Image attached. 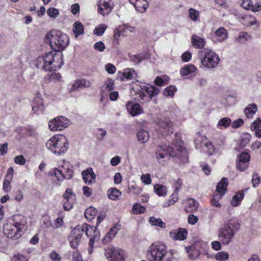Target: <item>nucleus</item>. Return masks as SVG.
<instances>
[{
	"label": "nucleus",
	"instance_id": "34",
	"mask_svg": "<svg viewBox=\"0 0 261 261\" xmlns=\"http://www.w3.org/2000/svg\"><path fill=\"white\" fill-rule=\"evenodd\" d=\"M198 206V203L193 199H189L188 200L187 205L185 207V210L187 212L192 213L197 210Z\"/></svg>",
	"mask_w": 261,
	"mask_h": 261
},
{
	"label": "nucleus",
	"instance_id": "59",
	"mask_svg": "<svg viewBox=\"0 0 261 261\" xmlns=\"http://www.w3.org/2000/svg\"><path fill=\"white\" fill-rule=\"evenodd\" d=\"M14 162L20 165H24L26 163V160L22 155H18L14 159Z\"/></svg>",
	"mask_w": 261,
	"mask_h": 261
},
{
	"label": "nucleus",
	"instance_id": "28",
	"mask_svg": "<svg viewBox=\"0 0 261 261\" xmlns=\"http://www.w3.org/2000/svg\"><path fill=\"white\" fill-rule=\"evenodd\" d=\"M257 111V107L255 103L249 104L244 109V113L246 117L248 118H252L253 115Z\"/></svg>",
	"mask_w": 261,
	"mask_h": 261
},
{
	"label": "nucleus",
	"instance_id": "53",
	"mask_svg": "<svg viewBox=\"0 0 261 261\" xmlns=\"http://www.w3.org/2000/svg\"><path fill=\"white\" fill-rule=\"evenodd\" d=\"M47 15L52 18H56L59 15V11L55 8H49L47 10Z\"/></svg>",
	"mask_w": 261,
	"mask_h": 261
},
{
	"label": "nucleus",
	"instance_id": "45",
	"mask_svg": "<svg viewBox=\"0 0 261 261\" xmlns=\"http://www.w3.org/2000/svg\"><path fill=\"white\" fill-rule=\"evenodd\" d=\"M229 258L228 252L225 251H220L215 255V258L218 261H226Z\"/></svg>",
	"mask_w": 261,
	"mask_h": 261
},
{
	"label": "nucleus",
	"instance_id": "17",
	"mask_svg": "<svg viewBox=\"0 0 261 261\" xmlns=\"http://www.w3.org/2000/svg\"><path fill=\"white\" fill-rule=\"evenodd\" d=\"M97 6L98 12L103 16L108 15L113 8L110 0H100Z\"/></svg>",
	"mask_w": 261,
	"mask_h": 261
},
{
	"label": "nucleus",
	"instance_id": "7",
	"mask_svg": "<svg viewBox=\"0 0 261 261\" xmlns=\"http://www.w3.org/2000/svg\"><path fill=\"white\" fill-rule=\"evenodd\" d=\"M198 54L201 57L200 67L213 68L220 61L219 56L211 49L205 48L203 50L199 51Z\"/></svg>",
	"mask_w": 261,
	"mask_h": 261
},
{
	"label": "nucleus",
	"instance_id": "56",
	"mask_svg": "<svg viewBox=\"0 0 261 261\" xmlns=\"http://www.w3.org/2000/svg\"><path fill=\"white\" fill-rule=\"evenodd\" d=\"M65 172L64 174L65 179H70L73 177V167H67L65 168Z\"/></svg>",
	"mask_w": 261,
	"mask_h": 261
},
{
	"label": "nucleus",
	"instance_id": "2",
	"mask_svg": "<svg viewBox=\"0 0 261 261\" xmlns=\"http://www.w3.org/2000/svg\"><path fill=\"white\" fill-rule=\"evenodd\" d=\"M181 153L185 155L184 162H187L188 159L186 151L179 144L178 146L176 144L174 147L166 145H160L156 149L155 157L160 164L164 165L165 161L169 159L171 156L180 158Z\"/></svg>",
	"mask_w": 261,
	"mask_h": 261
},
{
	"label": "nucleus",
	"instance_id": "31",
	"mask_svg": "<svg viewBox=\"0 0 261 261\" xmlns=\"http://www.w3.org/2000/svg\"><path fill=\"white\" fill-rule=\"evenodd\" d=\"M123 77L127 80L135 79L137 76V72L132 68H126L122 73Z\"/></svg>",
	"mask_w": 261,
	"mask_h": 261
},
{
	"label": "nucleus",
	"instance_id": "38",
	"mask_svg": "<svg viewBox=\"0 0 261 261\" xmlns=\"http://www.w3.org/2000/svg\"><path fill=\"white\" fill-rule=\"evenodd\" d=\"M231 123V120L228 117L220 119L218 122L217 127L220 129H224L228 127Z\"/></svg>",
	"mask_w": 261,
	"mask_h": 261
},
{
	"label": "nucleus",
	"instance_id": "1",
	"mask_svg": "<svg viewBox=\"0 0 261 261\" xmlns=\"http://www.w3.org/2000/svg\"><path fill=\"white\" fill-rule=\"evenodd\" d=\"M63 65L62 55L57 54L55 50L49 51L45 55L38 57L36 63L37 68L45 71L59 69Z\"/></svg>",
	"mask_w": 261,
	"mask_h": 261
},
{
	"label": "nucleus",
	"instance_id": "35",
	"mask_svg": "<svg viewBox=\"0 0 261 261\" xmlns=\"http://www.w3.org/2000/svg\"><path fill=\"white\" fill-rule=\"evenodd\" d=\"M73 31L76 38L84 33V27L81 22L76 21L73 23Z\"/></svg>",
	"mask_w": 261,
	"mask_h": 261
},
{
	"label": "nucleus",
	"instance_id": "11",
	"mask_svg": "<svg viewBox=\"0 0 261 261\" xmlns=\"http://www.w3.org/2000/svg\"><path fill=\"white\" fill-rule=\"evenodd\" d=\"M105 255L109 261H125V252L118 248L113 247L106 249Z\"/></svg>",
	"mask_w": 261,
	"mask_h": 261
},
{
	"label": "nucleus",
	"instance_id": "19",
	"mask_svg": "<svg viewBox=\"0 0 261 261\" xmlns=\"http://www.w3.org/2000/svg\"><path fill=\"white\" fill-rule=\"evenodd\" d=\"M126 108L128 113L133 116L140 115L143 112V109L138 103H134L132 101H128Z\"/></svg>",
	"mask_w": 261,
	"mask_h": 261
},
{
	"label": "nucleus",
	"instance_id": "18",
	"mask_svg": "<svg viewBox=\"0 0 261 261\" xmlns=\"http://www.w3.org/2000/svg\"><path fill=\"white\" fill-rule=\"evenodd\" d=\"M228 37V33L226 30L223 27H220L215 32L213 36V41L215 42H222L225 41Z\"/></svg>",
	"mask_w": 261,
	"mask_h": 261
},
{
	"label": "nucleus",
	"instance_id": "25",
	"mask_svg": "<svg viewBox=\"0 0 261 261\" xmlns=\"http://www.w3.org/2000/svg\"><path fill=\"white\" fill-rule=\"evenodd\" d=\"M240 22L244 25L250 27L255 24L256 22V19L250 15H241L240 16Z\"/></svg>",
	"mask_w": 261,
	"mask_h": 261
},
{
	"label": "nucleus",
	"instance_id": "40",
	"mask_svg": "<svg viewBox=\"0 0 261 261\" xmlns=\"http://www.w3.org/2000/svg\"><path fill=\"white\" fill-rule=\"evenodd\" d=\"M186 250L188 253V257L192 260H195L197 258L199 254V252L195 249L194 247L189 246L186 247Z\"/></svg>",
	"mask_w": 261,
	"mask_h": 261
},
{
	"label": "nucleus",
	"instance_id": "49",
	"mask_svg": "<svg viewBox=\"0 0 261 261\" xmlns=\"http://www.w3.org/2000/svg\"><path fill=\"white\" fill-rule=\"evenodd\" d=\"M63 197L64 200H75V195L72 192V189L68 188L66 189Z\"/></svg>",
	"mask_w": 261,
	"mask_h": 261
},
{
	"label": "nucleus",
	"instance_id": "63",
	"mask_svg": "<svg viewBox=\"0 0 261 261\" xmlns=\"http://www.w3.org/2000/svg\"><path fill=\"white\" fill-rule=\"evenodd\" d=\"M252 4L253 3L251 0H243L241 6L245 9L251 10L252 8L251 5H252Z\"/></svg>",
	"mask_w": 261,
	"mask_h": 261
},
{
	"label": "nucleus",
	"instance_id": "50",
	"mask_svg": "<svg viewBox=\"0 0 261 261\" xmlns=\"http://www.w3.org/2000/svg\"><path fill=\"white\" fill-rule=\"evenodd\" d=\"M107 25L104 24L98 25L93 31L94 34L97 36H101L107 29Z\"/></svg>",
	"mask_w": 261,
	"mask_h": 261
},
{
	"label": "nucleus",
	"instance_id": "15",
	"mask_svg": "<svg viewBox=\"0 0 261 261\" xmlns=\"http://www.w3.org/2000/svg\"><path fill=\"white\" fill-rule=\"evenodd\" d=\"M84 228L86 236L88 237H91L89 244L92 246L95 242H97L100 239V232L96 227L84 225Z\"/></svg>",
	"mask_w": 261,
	"mask_h": 261
},
{
	"label": "nucleus",
	"instance_id": "43",
	"mask_svg": "<svg viewBox=\"0 0 261 261\" xmlns=\"http://www.w3.org/2000/svg\"><path fill=\"white\" fill-rule=\"evenodd\" d=\"M223 194H216L213 196V198L211 200V204L213 206L217 208H220L222 206L221 204L219 202V200L222 198Z\"/></svg>",
	"mask_w": 261,
	"mask_h": 261
},
{
	"label": "nucleus",
	"instance_id": "33",
	"mask_svg": "<svg viewBox=\"0 0 261 261\" xmlns=\"http://www.w3.org/2000/svg\"><path fill=\"white\" fill-rule=\"evenodd\" d=\"M207 141V140L206 138L204 136H201L199 132L196 134L194 139V143L196 148H200L202 145V143L204 144V142Z\"/></svg>",
	"mask_w": 261,
	"mask_h": 261
},
{
	"label": "nucleus",
	"instance_id": "16",
	"mask_svg": "<svg viewBox=\"0 0 261 261\" xmlns=\"http://www.w3.org/2000/svg\"><path fill=\"white\" fill-rule=\"evenodd\" d=\"M32 106L34 113L39 114L43 112L44 110L43 100L40 93H38L36 95Z\"/></svg>",
	"mask_w": 261,
	"mask_h": 261
},
{
	"label": "nucleus",
	"instance_id": "37",
	"mask_svg": "<svg viewBox=\"0 0 261 261\" xmlns=\"http://www.w3.org/2000/svg\"><path fill=\"white\" fill-rule=\"evenodd\" d=\"M114 89V81L111 79H108L105 82L103 86L102 87V91L103 92H111Z\"/></svg>",
	"mask_w": 261,
	"mask_h": 261
},
{
	"label": "nucleus",
	"instance_id": "23",
	"mask_svg": "<svg viewBox=\"0 0 261 261\" xmlns=\"http://www.w3.org/2000/svg\"><path fill=\"white\" fill-rule=\"evenodd\" d=\"M91 85V83L88 80L85 79L78 80L72 85V87L70 89V92H71L77 90L79 89L89 88Z\"/></svg>",
	"mask_w": 261,
	"mask_h": 261
},
{
	"label": "nucleus",
	"instance_id": "44",
	"mask_svg": "<svg viewBox=\"0 0 261 261\" xmlns=\"http://www.w3.org/2000/svg\"><path fill=\"white\" fill-rule=\"evenodd\" d=\"M49 174L51 175H54L59 181H62L64 179H65L64 174L57 168L51 170L49 172Z\"/></svg>",
	"mask_w": 261,
	"mask_h": 261
},
{
	"label": "nucleus",
	"instance_id": "32",
	"mask_svg": "<svg viewBox=\"0 0 261 261\" xmlns=\"http://www.w3.org/2000/svg\"><path fill=\"white\" fill-rule=\"evenodd\" d=\"M169 78L167 75L158 76L154 81L155 85L158 86H164L169 83Z\"/></svg>",
	"mask_w": 261,
	"mask_h": 261
},
{
	"label": "nucleus",
	"instance_id": "62",
	"mask_svg": "<svg viewBox=\"0 0 261 261\" xmlns=\"http://www.w3.org/2000/svg\"><path fill=\"white\" fill-rule=\"evenodd\" d=\"M195 83L199 87H203L206 85L207 80L204 77H198L196 79Z\"/></svg>",
	"mask_w": 261,
	"mask_h": 261
},
{
	"label": "nucleus",
	"instance_id": "20",
	"mask_svg": "<svg viewBox=\"0 0 261 261\" xmlns=\"http://www.w3.org/2000/svg\"><path fill=\"white\" fill-rule=\"evenodd\" d=\"M136 10L139 13L145 12L149 5L148 0H129Z\"/></svg>",
	"mask_w": 261,
	"mask_h": 261
},
{
	"label": "nucleus",
	"instance_id": "12",
	"mask_svg": "<svg viewBox=\"0 0 261 261\" xmlns=\"http://www.w3.org/2000/svg\"><path fill=\"white\" fill-rule=\"evenodd\" d=\"M69 120L63 116H58L48 122L49 129L53 132L62 130L69 125Z\"/></svg>",
	"mask_w": 261,
	"mask_h": 261
},
{
	"label": "nucleus",
	"instance_id": "24",
	"mask_svg": "<svg viewBox=\"0 0 261 261\" xmlns=\"http://www.w3.org/2000/svg\"><path fill=\"white\" fill-rule=\"evenodd\" d=\"M191 42L194 48L202 49L205 45L206 42L204 38L194 34L191 37Z\"/></svg>",
	"mask_w": 261,
	"mask_h": 261
},
{
	"label": "nucleus",
	"instance_id": "6",
	"mask_svg": "<svg viewBox=\"0 0 261 261\" xmlns=\"http://www.w3.org/2000/svg\"><path fill=\"white\" fill-rule=\"evenodd\" d=\"M160 92V89L154 86L142 84L136 91V98L141 102H147L157 96Z\"/></svg>",
	"mask_w": 261,
	"mask_h": 261
},
{
	"label": "nucleus",
	"instance_id": "14",
	"mask_svg": "<svg viewBox=\"0 0 261 261\" xmlns=\"http://www.w3.org/2000/svg\"><path fill=\"white\" fill-rule=\"evenodd\" d=\"M250 158V155L247 152H242L238 155L236 162L237 169L241 172L245 170L248 167Z\"/></svg>",
	"mask_w": 261,
	"mask_h": 261
},
{
	"label": "nucleus",
	"instance_id": "46",
	"mask_svg": "<svg viewBox=\"0 0 261 261\" xmlns=\"http://www.w3.org/2000/svg\"><path fill=\"white\" fill-rule=\"evenodd\" d=\"M149 222L152 225L158 226L161 228H165L166 226L165 223L160 218L157 219L153 217H150Z\"/></svg>",
	"mask_w": 261,
	"mask_h": 261
},
{
	"label": "nucleus",
	"instance_id": "64",
	"mask_svg": "<svg viewBox=\"0 0 261 261\" xmlns=\"http://www.w3.org/2000/svg\"><path fill=\"white\" fill-rule=\"evenodd\" d=\"M105 69H106V70L109 73H110V74L114 73L116 70V68L115 66L111 63H108V64H106L105 65Z\"/></svg>",
	"mask_w": 261,
	"mask_h": 261
},
{
	"label": "nucleus",
	"instance_id": "54",
	"mask_svg": "<svg viewBox=\"0 0 261 261\" xmlns=\"http://www.w3.org/2000/svg\"><path fill=\"white\" fill-rule=\"evenodd\" d=\"M261 127V119L259 118L254 121L250 125V129L252 130L258 129Z\"/></svg>",
	"mask_w": 261,
	"mask_h": 261
},
{
	"label": "nucleus",
	"instance_id": "60",
	"mask_svg": "<svg viewBox=\"0 0 261 261\" xmlns=\"http://www.w3.org/2000/svg\"><path fill=\"white\" fill-rule=\"evenodd\" d=\"M121 32H124L123 26H119L118 28L114 30V38L116 41H118L121 35Z\"/></svg>",
	"mask_w": 261,
	"mask_h": 261
},
{
	"label": "nucleus",
	"instance_id": "21",
	"mask_svg": "<svg viewBox=\"0 0 261 261\" xmlns=\"http://www.w3.org/2000/svg\"><path fill=\"white\" fill-rule=\"evenodd\" d=\"M82 175L84 180L87 184H91L95 181L96 176L91 168H89L82 171Z\"/></svg>",
	"mask_w": 261,
	"mask_h": 261
},
{
	"label": "nucleus",
	"instance_id": "13",
	"mask_svg": "<svg viewBox=\"0 0 261 261\" xmlns=\"http://www.w3.org/2000/svg\"><path fill=\"white\" fill-rule=\"evenodd\" d=\"M155 123L161 133L167 135L173 133V123L169 118H158L155 120Z\"/></svg>",
	"mask_w": 261,
	"mask_h": 261
},
{
	"label": "nucleus",
	"instance_id": "55",
	"mask_svg": "<svg viewBox=\"0 0 261 261\" xmlns=\"http://www.w3.org/2000/svg\"><path fill=\"white\" fill-rule=\"evenodd\" d=\"M261 178L258 174L254 173L252 177V184L254 187H256L260 182Z\"/></svg>",
	"mask_w": 261,
	"mask_h": 261
},
{
	"label": "nucleus",
	"instance_id": "52",
	"mask_svg": "<svg viewBox=\"0 0 261 261\" xmlns=\"http://www.w3.org/2000/svg\"><path fill=\"white\" fill-rule=\"evenodd\" d=\"M190 18L193 21H197L199 19V12L194 9L190 8L189 10Z\"/></svg>",
	"mask_w": 261,
	"mask_h": 261
},
{
	"label": "nucleus",
	"instance_id": "22",
	"mask_svg": "<svg viewBox=\"0 0 261 261\" xmlns=\"http://www.w3.org/2000/svg\"><path fill=\"white\" fill-rule=\"evenodd\" d=\"M187 235V230L181 228L173 230L170 232V237L175 240H184L186 238Z\"/></svg>",
	"mask_w": 261,
	"mask_h": 261
},
{
	"label": "nucleus",
	"instance_id": "48",
	"mask_svg": "<svg viewBox=\"0 0 261 261\" xmlns=\"http://www.w3.org/2000/svg\"><path fill=\"white\" fill-rule=\"evenodd\" d=\"M250 38V36L247 33L241 32L236 39V41L238 43H242L248 40Z\"/></svg>",
	"mask_w": 261,
	"mask_h": 261
},
{
	"label": "nucleus",
	"instance_id": "36",
	"mask_svg": "<svg viewBox=\"0 0 261 261\" xmlns=\"http://www.w3.org/2000/svg\"><path fill=\"white\" fill-rule=\"evenodd\" d=\"M196 70V67L193 65H188L181 68L180 72L181 75L186 76L194 72Z\"/></svg>",
	"mask_w": 261,
	"mask_h": 261
},
{
	"label": "nucleus",
	"instance_id": "26",
	"mask_svg": "<svg viewBox=\"0 0 261 261\" xmlns=\"http://www.w3.org/2000/svg\"><path fill=\"white\" fill-rule=\"evenodd\" d=\"M251 138V136L249 133H243L241 136L240 143L236 147L235 149L239 151L241 149L243 148L250 142Z\"/></svg>",
	"mask_w": 261,
	"mask_h": 261
},
{
	"label": "nucleus",
	"instance_id": "58",
	"mask_svg": "<svg viewBox=\"0 0 261 261\" xmlns=\"http://www.w3.org/2000/svg\"><path fill=\"white\" fill-rule=\"evenodd\" d=\"M74 200H64L63 202V208L65 211H69L73 207Z\"/></svg>",
	"mask_w": 261,
	"mask_h": 261
},
{
	"label": "nucleus",
	"instance_id": "42",
	"mask_svg": "<svg viewBox=\"0 0 261 261\" xmlns=\"http://www.w3.org/2000/svg\"><path fill=\"white\" fill-rule=\"evenodd\" d=\"M154 192L159 196H164L167 194V189L166 187L161 185H155L154 186Z\"/></svg>",
	"mask_w": 261,
	"mask_h": 261
},
{
	"label": "nucleus",
	"instance_id": "30",
	"mask_svg": "<svg viewBox=\"0 0 261 261\" xmlns=\"http://www.w3.org/2000/svg\"><path fill=\"white\" fill-rule=\"evenodd\" d=\"M244 193L243 191H240L237 193L232 197L231 201V204L234 207L239 205L241 201L244 198Z\"/></svg>",
	"mask_w": 261,
	"mask_h": 261
},
{
	"label": "nucleus",
	"instance_id": "29",
	"mask_svg": "<svg viewBox=\"0 0 261 261\" xmlns=\"http://www.w3.org/2000/svg\"><path fill=\"white\" fill-rule=\"evenodd\" d=\"M228 186V180L226 178H223L218 184L216 187V190L218 194H223L224 195Z\"/></svg>",
	"mask_w": 261,
	"mask_h": 261
},
{
	"label": "nucleus",
	"instance_id": "47",
	"mask_svg": "<svg viewBox=\"0 0 261 261\" xmlns=\"http://www.w3.org/2000/svg\"><path fill=\"white\" fill-rule=\"evenodd\" d=\"M176 91V88L174 86H169L164 89V95L165 96L173 97Z\"/></svg>",
	"mask_w": 261,
	"mask_h": 261
},
{
	"label": "nucleus",
	"instance_id": "9",
	"mask_svg": "<svg viewBox=\"0 0 261 261\" xmlns=\"http://www.w3.org/2000/svg\"><path fill=\"white\" fill-rule=\"evenodd\" d=\"M25 226L22 222H15L13 225L7 224L4 226V232L11 239H17L23 233Z\"/></svg>",
	"mask_w": 261,
	"mask_h": 261
},
{
	"label": "nucleus",
	"instance_id": "8",
	"mask_svg": "<svg viewBox=\"0 0 261 261\" xmlns=\"http://www.w3.org/2000/svg\"><path fill=\"white\" fill-rule=\"evenodd\" d=\"M167 253V247L161 243H153L147 250V255L150 261H163Z\"/></svg>",
	"mask_w": 261,
	"mask_h": 261
},
{
	"label": "nucleus",
	"instance_id": "51",
	"mask_svg": "<svg viewBox=\"0 0 261 261\" xmlns=\"http://www.w3.org/2000/svg\"><path fill=\"white\" fill-rule=\"evenodd\" d=\"M145 208L141 204L136 203L133 205L132 211L134 214H141L144 212Z\"/></svg>",
	"mask_w": 261,
	"mask_h": 261
},
{
	"label": "nucleus",
	"instance_id": "61",
	"mask_svg": "<svg viewBox=\"0 0 261 261\" xmlns=\"http://www.w3.org/2000/svg\"><path fill=\"white\" fill-rule=\"evenodd\" d=\"M243 123L244 120L242 119L239 118L231 122V127L233 128H239L243 124Z\"/></svg>",
	"mask_w": 261,
	"mask_h": 261
},
{
	"label": "nucleus",
	"instance_id": "39",
	"mask_svg": "<svg viewBox=\"0 0 261 261\" xmlns=\"http://www.w3.org/2000/svg\"><path fill=\"white\" fill-rule=\"evenodd\" d=\"M121 195V192L116 188H111L108 191V197L113 200H117Z\"/></svg>",
	"mask_w": 261,
	"mask_h": 261
},
{
	"label": "nucleus",
	"instance_id": "41",
	"mask_svg": "<svg viewBox=\"0 0 261 261\" xmlns=\"http://www.w3.org/2000/svg\"><path fill=\"white\" fill-rule=\"evenodd\" d=\"M97 214V210L93 207H89L85 212V217L89 220H92Z\"/></svg>",
	"mask_w": 261,
	"mask_h": 261
},
{
	"label": "nucleus",
	"instance_id": "10",
	"mask_svg": "<svg viewBox=\"0 0 261 261\" xmlns=\"http://www.w3.org/2000/svg\"><path fill=\"white\" fill-rule=\"evenodd\" d=\"M84 225H77L71 231L68 237V240L70 246L73 249H76L81 240V238L85 232Z\"/></svg>",
	"mask_w": 261,
	"mask_h": 261
},
{
	"label": "nucleus",
	"instance_id": "5",
	"mask_svg": "<svg viewBox=\"0 0 261 261\" xmlns=\"http://www.w3.org/2000/svg\"><path fill=\"white\" fill-rule=\"evenodd\" d=\"M46 146L55 154L61 155L67 150L69 142L65 136L55 135L47 141Z\"/></svg>",
	"mask_w": 261,
	"mask_h": 261
},
{
	"label": "nucleus",
	"instance_id": "27",
	"mask_svg": "<svg viewBox=\"0 0 261 261\" xmlns=\"http://www.w3.org/2000/svg\"><path fill=\"white\" fill-rule=\"evenodd\" d=\"M137 137L139 143L145 144L149 140V135L147 131L140 129L137 132Z\"/></svg>",
	"mask_w": 261,
	"mask_h": 261
},
{
	"label": "nucleus",
	"instance_id": "4",
	"mask_svg": "<svg viewBox=\"0 0 261 261\" xmlns=\"http://www.w3.org/2000/svg\"><path fill=\"white\" fill-rule=\"evenodd\" d=\"M45 41L49 42L51 48L55 51L63 50L69 44L68 36L59 31H53L45 36Z\"/></svg>",
	"mask_w": 261,
	"mask_h": 261
},
{
	"label": "nucleus",
	"instance_id": "3",
	"mask_svg": "<svg viewBox=\"0 0 261 261\" xmlns=\"http://www.w3.org/2000/svg\"><path fill=\"white\" fill-rule=\"evenodd\" d=\"M240 224L236 218L228 219L218 231V238L223 245L230 243L236 232L240 229Z\"/></svg>",
	"mask_w": 261,
	"mask_h": 261
},
{
	"label": "nucleus",
	"instance_id": "57",
	"mask_svg": "<svg viewBox=\"0 0 261 261\" xmlns=\"http://www.w3.org/2000/svg\"><path fill=\"white\" fill-rule=\"evenodd\" d=\"M204 147L206 148L207 151L209 155H211L214 152L215 149L214 146L211 142L207 141L204 142Z\"/></svg>",
	"mask_w": 261,
	"mask_h": 261
}]
</instances>
